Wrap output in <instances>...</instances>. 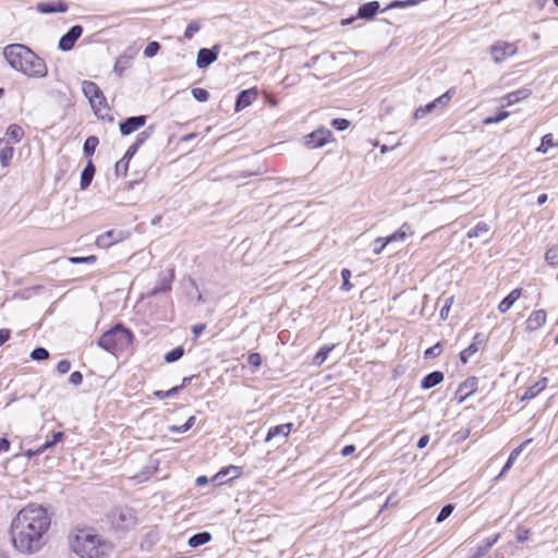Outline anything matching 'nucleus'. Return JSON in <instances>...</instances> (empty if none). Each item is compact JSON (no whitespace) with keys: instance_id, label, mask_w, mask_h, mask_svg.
I'll return each instance as SVG.
<instances>
[{"instance_id":"864d4df0","label":"nucleus","mask_w":558,"mask_h":558,"mask_svg":"<svg viewBox=\"0 0 558 558\" xmlns=\"http://www.w3.org/2000/svg\"><path fill=\"white\" fill-rule=\"evenodd\" d=\"M97 257L95 255L84 256V257H70L69 260L72 264H94Z\"/></svg>"},{"instance_id":"1a4fd4ad","label":"nucleus","mask_w":558,"mask_h":558,"mask_svg":"<svg viewBox=\"0 0 558 558\" xmlns=\"http://www.w3.org/2000/svg\"><path fill=\"white\" fill-rule=\"evenodd\" d=\"M173 279H174V272L172 269L165 271V272H160L157 286L155 288H153L147 293V295L155 296L159 293L169 292L171 290Z\"/></svg>"},{"instance_id":"de8ad7c7","label":"nucleus","mask_w":558,"mask_h":558,"mask_svg":"<svg viewBox=\"0 0 558 558\" xmlns=\"http://www.w3.org/2000/svg\"><path fill=\"white\" fill-rule=\"evenodd\" d=\"M160 49V45L157 41H150L146 48L144 49V56L146 58H153L155 57Z\"/></svg>"},{"instance_id":"4c0bfd02","label":"nucleus","mask_w":558,"mask_h":558,"mask_svg":"<svg viewBox=\"0 0 558 558\" xmlns=\"http://www.w3.org/2000/svg\"><path fill=\"white\" fill-rule=\"evenodd\" d=\"M335 345L331 344V345H324L315 355L314 357V362L315 364L317 365H320L322 363H324L326 361V359L328 357V354L333 350Z\"/></svg>"},{"instance_id":"338daca9","label":"nucleus","mask_w":558,"mask_h":558,"mask_svg":"<svg viewBox=\"0 0 558 558\" xmlns=\"http://www.w3.org/2000/svg\"><path fill=\"white\" fill-rule=\"evenodd\" d=\"M11 337V331L7 328L0 329V345L4 344Z\"/></svg>"},{"instance_id":"0eeeda50","label":"nucleus","mask_w":558,"mask_h":558,"mask_svg":"<svg viewBox=\"0 0 558 558\" xmlns=\"http://www.w3.org/2000/svg\"><path fill=\"white\" fill-rule=\"evenodd\" d=\"M331 136V131L320 128L305 136V145L311 149L319 148L326 145Z\"/></svg>"},{"instance_id":"f704fd0d","label":"nucleus","mask_w":558,"mask_h":558,"mask_svg":"<svg viewBox=\"0 0 558 558\" xmlns=\"http://www.w3.org/2000/svg\"><path fill=\"white\" fill-rule=\"evenodd\" d=\"M98 144H99L98 137L88 136L84 142V146H83L84 154L86 156H93Z\"/></svg>"},{"instance_id":"ddd939ff","label":"nucleus","mask_w":558,"mask_h":558,"mask_svg":"<svg viewBox=\"0 0 558 558\" xmlns=\"http://www.w3.org/2000/svg\"><path fill=\"white\" fill-rule=\"evenodd\" d=\"M547 314L544 310L534 311L525 322V329L529 332L538 330L546 323Z\"/></svg>"},{"instance_id":"f3484780","label":"nucleus","mask_w":558,"mask_h":558,"mask_svg":"<svg viewBox=\"0 0 558 558\" xmlns=\"http://www.w3.org/2000/svg\"><path fill=\"white\" fill-rule=\"evenodd\" d=\"M256 92L254 89H245L239 93L235 100V111H240L250 106L256 98Z\"/></svg>"},{"instance_id":"dca6fc26","label":"nucleus","mask_w":558,"mask_h":558,"mask_svg":"<svg viewBox=\"0 0 558 558\" xmlns=\"http://www.w3.org/2000/svg\"><path fill=\"white\" fill-rule=\"evenodd\" d=\"M36 10L43 14H51L57 12H66L68 4L63 1L58 2H39Z\"/></svg>"},{"instance_id":"8fccbe9b","label":"nucleus","mask_w":558,"mask_h":558,"mask_svg":"<svg viewBox=\"0 0 558 558\" xmlns=\"http://www.w3.org/2000/svg\"><path fill=\"white\" fill-rule=\"evenodd\" d=\"M192 95L193 97L197 100V101H207L209 99V93L208 90L204 89V88H201V87H195L192 89Z\"/></svg>"},{"instance_id":"473e14b6","label":"nucleus","mask_w":558,"mask_h":558,"mask_svg":"<svg viewBox=\"0 0 558 558\" xmlns=\"http://www.w3.org/2000/svg\"><path fill=\"white\" fill-rule=\"evenodd\" d=\"M451 99L450 92H446L435 100L430 101L432 106L434 107V111H441L444 108L447 107Z\"/></svg>"},{"instance_id":"0e129e2a","label":"nucleus","mask_w":558,"mask_h":558,"mask_svg":"<svg viewBox=\"0 0 558 558\" xmlns=\"http://www.w3.org/2000/svg\"><path fill=\"white\" fill-rule=\"evenodd\" d=\"M149 135L150 132L148 130L141 132L133 144L140 147L149 137Z\"/></svg>"},{"instance_id":"79ce46f5","label":"nucleus","mask_w":558,"mask_h":558,"mask_svg":"<svg viewBox=\"0 0 558 558\" xmlns=\"http://www.w3.org/2000/svg\"><path fill=\"white\" fill-rule=\"evenodd\" d=\"M499 538V534L494 535L493 537L486 538L481 546H478L477 550L483 551V556L497 543Z\"/></svg>"},{"instance_id":"603ef678","label":"nucleus","mask_w":558,"mask_h":558,"mask_svg":"<svg viewBox=\"0 0 558 558\" xmlns=\"http://www.w3.org/2000/svg\"><path fill=\"white\" fill-rule=\"evenodd\" d=\"M417 2H418V0H404V1L396 0V1L391 2L390 4H388L384 9V11H386L388 9H392V8H404V7H409V5H415Z\"/></svg>"},{"instance_id":"39448f33","label":"nucleus","mask_w":558,"mask_h":558,"mask_svg":"<svg viewBox=\"0 0 558 558\" xmlns=\"http://www.w3.org/2000/svg\"><path fill=\"white\" fill-rule=\"evenodd\" d=\"M413 234V230L410 225L403 223L399 230H397L395 233L390 234L387 238H377L375 240L376 243L381 242L380 247H374V253L379 254L384 250L386 245L392 242H403L409 235Z\"/></svg>"},{"instance_id":"5fc2aeb1","label":"nucleus","mask_w":558,"mask_h":558,"mask_svg":"<svg viewBox=\"0 0 558 558\" xmlns=\"http://www.w3.org/2000/svg\"><path fill=\"white\" fill-rule=\"evenodd\" d=\"M199 31V24L195 21H192L189 23V25L185 28L184 37L186 39H191L195 33Z\"/></svg>"},{"instance_id":"09e8293b","label":"nucleus","mask_w":558,"mask_h":558,"mask_svg":"<svg viewBox=\"0 0 558 558\" xmlns=\"http://www.w3.org/2000/svg\"><path fill=\"white\" fill-rule=\"evenodd\" d=\"M432 112H435V111H434V107L429 102V104H427L423 107H420L415 110L414 119H416V120L423 119L425 116H427L428 113H432Z\"/></svg>"},{"instance_id":"9d476101","label":"nucleus","mask_w":558,"mask_h":558,"mask_svg":"<svg viewBox=\"0 0 558 558\" xmlns=\"http://www.w3.org/2000/svg\"><path fill=\"white\" fill-rule=\"evenodd\" d=\"M218 53H219V46H217V45L210 49H208V48L199 49L197 52V58H196V65L199 69H205V68L209 66L211 63H214L217 60Z\"/></svg>"},{"instance_id":"2f4dec72","label":"nucleus","mask_w":558,"mask_h":558,"mask_svg":"<svg viewBox=\"0 0 558 558\" xmlns=\"http://www.w3.org/2000/svg\"><path fill=\"white\" fill-rule=\"evenodd\" d=\"M5 135L10 140H12L14 143H19L23 138V136H24V131H23V129L20 125L11 124L7 129Z\"/></svg>"},{"instance_id":"58836bf2","label":"nucleus","mask_w":558,"mask_h":558,"mask_svg":"<svg viewBox=\"0 0 558 558\" xmlns=\"http://www.w3.org/2000/svg\"><path fill=\"white\" fill-rule=\"evenodd\" d=\"M181 389H182V386H175L167 391L156 390V391H154V396L160 400H162L165 398H172V397L177 396L181 391Z\"/></svg>"},{"instance_id":"6ab92c4d","label":"nucleus","mask_w":558,"mask_h":558,"mask_svg":"<svg viewBox=\"0 0 558 558\" xmlns=\"http://www.w3.org/2000/svg\"><path fill=\"white\" fill-rule=\"evenodd\" d=\"M532 94V90L527 87H522L518 90L511 92L507 94L502 100L506 102V106H512L520 100L526 99Z\"/></svg>"},{"instance_id":"6e6552de","label":"nucleus","mask_w":558,"mask_h":558,"mask_svg":"<svg viewBox=\"0 0 558 558\" xmlns=\"http://www.w3.org/2000/svg\"><path fill=\"white\" fill-rule=\"evenodd\" d=\"M83 27L81 25L72 26L59 40L58 48L62 51H70L76 40L82 36Z\"/></svg>"},{"instance_id":"f257e3e1","label":"nucleus","mask_w":558,"mask_h":558,"mask_svg":"<svg viewBox=\"0 0 558 558\" xmlns=\"http://www.w3.org/2000/svg\"><path fill=\"white\" fill-rule=\"evenodd\" d=\"M50 523L51 519L43 506L29 505L23 508L11 522L13 547L27 555L39 551L46 544L45 536Z\"/></svg>"},{"instance_id":"4d7b16f0","label":"nucleus","mask_w":558,"mask_h":558,"mask_svg":"<svg viewBox=\"0 0 558 558\" xmlns=\"http://www.w3.org/2000/svg\"><path fill=\"white\" fill-rule=\"evenodd\" d=\"M350 122L347 119L336 118L331 121V126L339 131H344L349 128Z\"/></svg>"},{"instance_id":"49530a36","label":"nucleus","mask_w":558,"mask_h":558,"mask_svg":"<svg viewBox=\"0 0 558 558\" xmlns=\"http://www.w3.org/2000/svg\"><path fill=\"white\" fill-rule=\"evenodd\" d=\"M341 277H342L341 290L347 291V292L350 291L352 289V283L350 282L351 271L347 268H343L341 270Z\"/></svg>"},{"instance_id":"69168bd1","label":"nucleus","mask_w":558,"mask_h":558,"mask_svg":"<svg viewBox=\"0 0 558 558\" xmlns=\"http://www.w3.org/2000/svg\"><path fill=\"white\" fill-rule=\"evenodd\" d=\"M128 165H129V161L126 159H121L119 160L118 162H116V172L119 174L121 168H123V174H125L126 170H128Z\"/></svg>"},{"instance_id":"7ed1b4c3","label":"nucleus","mask_w":558,"mask_h":558,"mask_svg":"<svg viewBox=\"0 0 558 558\" xmlns=\"http://www.w3.org/2000/svg\"><path fill=\"white\" fill-rule=\"evenodd\" d=\"M72 550L82 558L107 556L111 546L90 530H78L70 542Z\"/></svg>"},{"instance_id":"423d86ee","label":"nucleus","mask_w":558,"mask_h":558,"mask_svg":"<svg viewBox=\"0 0 558 558\" xmlns=\"http://www.w3.org/2000/svg\"><path fill=\"white\" fill-rule=\"evenodd\" d=\"M489 51L493 60L496 63H500L507 57L515 54L517 47L514 46V44L499 40L490 46Z\"/></svg>"},{"instance_id":"393cba45","label":"nucleus","mask_w":558,"mask_h":558,"mask_svg":"<svg viewBox=\"0 0 558 558\" xmlns=\"http://www.w3.org/2000/svg\"><path fill=\"white\" fill-rule=\"evenodd\" d=\"M547 385V378H542L537 383H535L533 386L529 387L524 395L522 396L521 400H531L535 398L541 391H543L546 388Z\"/></svg>"},{"instance_id":"a878e982","label":"nucleus","mask_w":558,"mask_h":558,"mask_svg":"<svg viewBox=\"0 0 558 558\" xmlns=\"http://www.w3.org/2000/svg\"><path fill=\"white\" fill-rule=\"evenodd\" d=\"M64 437L63 432H54L51 435V439H47L43 445H40L35 451L34 454H40L45 452L47 449L56 446L58 442H60Z\"/></svg>"},{"instance_id":"c756f323","label":"nucleus","mask_w":558,"mask_h":558,"mask_svg":"<svg viewBox=\"0 0 558 558\" xmlns=\"http://www.w3.org/2000/svg\"><path fill=\"white\" fill-rule=\"evenodd\" d=\"M489 230V226L486 222L481 221L474 228L468 231L466 236L469 239L480 238L483 236L484 234H487Z\"/></svg>"},{"instance_id":"72a5a7b5","label":"nucleus","mask_w":558,"mask_h":558,"mask_svg":"<svg viewBox=\"0 0 558 558\" xmlns=\"http://www.w3.org/2000/svg\"><path fill=\"white\" fill-rule=\"evenodd\" d=\"M134 523V517L131 510L123 509L119 513L118 524L122 527H128Z\"/></svg>"},{"instance_id":"680f3d73","label":"nucleus","mask_w":558,"mask_h":558,"mask_svg":"<svg viewBox=\"0 0 558 558\" xmlns=\"http://www.w3.org/2000/svg\"><path fill=\"white\" fill-rule=\"evenodd\" d=\"M69 381L70 384L74 385V386H80L83 381V375L81 372L76 371V372H73L71 375H70V378H69Z\"/></svg>"},{"instance_id":"a19ab883","label":"nucleus","mask_w":558,"mask_h":558,"mask_svg":"<svg viewBox=\"0 0 558 558\" xmlns=\"http://www.w3.org/2000/svg\"><path fill=\"white\" fill-rule=\"evenodd\" d=\"M545 259L549 265H558V246L548 248L545 253Z\"/></svg>"},{"instance_id":"bf43d9fd","label":"nucleus","mask_w":558,"mask_h":558,"mask_svg":"<svg viewBox=\"0 0 558 558\" xmlns=\"http://www.w3.org/2000/svg\"><path fill=\"white\" fill-rule=\"evenodd\" d=\"M452 302H453V298H447L445 300V304L442 305V307L440 308V318L442 320L447 319L448 318V314H449V311H450V307L452 305Z\"/></svg>"},{"instance_id":"cd10ccee","label":"nucleus","mask_w":558,"mask_h":558,"mask_svg":"<svg viewBox=\"0 0 558 558\" xmlns=\"http://www.w3.org/2000/svg\"><path fill=\"white\" fill-rule=\"evenodd\" d=\"M100 88L98 85L92 81H84L82 83V92L84 96L90 100L92 98H97V95L100 94Z\"/></svg>"},{"instance_id":"b1692460","label":"nucleus","mask_w":558,"mask_h":558,"mask_svg":"<svg viewBox=\"0 0 558 558\" xmlns=\"http://www.w3.org/2000/svg\"><path fill=\"white\" fill-rule=\"evenodd\" d=\"M292 426V423H286L269 428L265 441H270L272 438L277 436L287 437L290 434Z\"/></svg>"},{"instance_id":"f8f14e48","label":"nucleus","mask_w":558,"mask_h":558,"mask_svg":"<svg viewBox=\"0 0 558 558\" xmlns=\"http://www.w3.org/2000/svg\"><path fill=\"white\" fill-rule=\"evenodd\" d=\"M123 240V232L122 231H116V230H109L102 234H100L96 239V245L101 248H108L114 243H118Z\"/></svg>"},{"instance_id":"e2e57ef3","label":"nucleus","mask_w":558,"mask_h":558,"mask_svg":"<svg viewBox=\"0 0 558 558\" xmlns=\"http://www.w3.org/2000/svg\"><path fill=\"white\" fill-rule=\"evenodd\" d=\"M70 368H71V363L68 360H61L57 364V371L60 374H66L70 371Z\"/></svg>"},{"instance_id":"e433bc0d","label":"nucleus","mask_w":558,"mask_h":558,"mask_svg":"<svg viewBox=\"0 0 558 558\" xmlns=\"http://www.w3.org/2000/svg\"><path fill=\"white\" fill-rule=\"evenodd\" d=\"M558 145V142H554V136L553 134L548 133L546 135H544L542 137V142H541V145L539 147L537 148V151H541L543 154H546L547 150L550 148V147H554Z\"/></svg>"},{"instance_id":"052dcab7","label":"nucleus","mask_w":558,"mask_h":558,"mask_svg":"<svg viewBox=\"0 0 558 558\" xmlns=\"http://www.w3.org/2000/svg\"><path fill=\"white\" fill-rule=\"evenodd\" d=\"M262 361L259 353H251L247 357V363L254 368L259 367L262 365Z\"/></svg>"},{"instance_id":"7c9ffc66","label":"nucleus","mask_w":558,"mask_h":558,"mask_svg":"<svg viewBox=\"0 0 558 558\" xmlns=\"http://www.w3.org/2000/svg\"><path fill=\"white\" fill-rule=\"evenodd\" d=\"M210 539L211 535L208 532H201L190 537L189 545L191 547H197L207 544Z\"/></svg>"},{"instance_id":"a18cd8bd","label":"nucleus","mask_w":558,"mask_h":558,"mask_svg":"<svg viewBox=\"0 0 558 558\" xmlns=\"http://www.w3.org/2000/svg\"><path fill=\"white\" fill-rule=\"evenodd\" d=\"M129 60L125 57H120L117 59L113 71L118 76H122L125 68L128 66Z\"/></svg>"},{"instance_id":"6e6d98bb","label":"nucleus","mask_w":558,"mask_h":558,"mask_svg":"<svg viewBox=\"0 0 558 558\" xmlns=\"http://www.w3.org/2000/svg\"><path fill=\"white\" fill-rule=\"evenodd\" d=\"M509 117L508 111H500L495 117H488L484 120L485 124L498 123Z\"/></svg>"},{"instance_id":"c9c22d12","label":"nucleus","mask_w":558,"mask_h":558,"mask_svg":"<svg viewBox=\"0 0 558 558\" xmlns=\"http://www.w3.org/2000/svg\"><path fill=\"white\" fill-rule=\"evenodd\" d=\"M14 155V148L5 146L0 150V163L3 168L9 167Z\"/></svg>"},{"instance_id":"37998d69","label":"nucleus","mask_w":558,"mask_h":558,"mask_svg":"<svg viewBox=\"0 0 558 558\" xmlns=\"http://www.w3.org/2000/svg\"><path fill=\"white\" fill-rule=\"evenodd\" d=\"M31 357L34 361H45L49 357V352L47 349L38 347L32 351Z\"/></svg>"},{"instance_id":"3c124183","label":"nucleus","mask_w":558,"mask_h":558,"mask_svg":"<svg viewBox=\"0 0 558 558\" xmlns=\"http://www.w3.org/2000/svg\"><path fill=\"white\" fill-rule=\"evenodd\" d=\"M453 509H454V507L451 504L444 506L441 508V510L439 511V513L436 518V521L438 523L444 522L452 513Z\"/></svg>"},{"instance_id":"20e7f679","label":"nucleus","mask_w":558,"mask_h":558,"mask_svg":"<svg viewBox=\"0 0 558 558\" xmlns=\"http://www.w3.org/2000/svg\"><path fill=\"white\" fill-rule=\"evenodd\" d=\"M132 340V332L122 325H117L102 333L98 340V345L108 352L114 353L126 349Z\"/></svg>"},{"instance_id":"412c9836","label":"nucleus","mask_w":558,"mask_h":558,"mask_svg":"<svg viewBox=\"0 0 558 558\" xmlns=\"http://www.w3.org/2000/svg\"><path fill=\"white\" fill-rule=\"evenodd\" d=\"M522 289L517 288L513 289L498 305V311L500 313L508 312L514 302L521 296Z\"/></svg>"},{"instance_id":"4468645a","label":"nucleus","mask_w":558,"mask_h":558,"mask_svg":"<svg viewBox=\"0 0 558 558\" xmlns=\"http://www.w3.org/2000/svg\"><path fill=\"white\" fill-rule=\"evenodd\" d=\"M477 389V378L469 377L466 378L457 390L458 402H463L469 396L474 393Z\"/></svg>"},{"instance_id":"a211bd4d","label":"nucleus","mask_w":558,"mask_h":558,"mask_svg":"<svg viewBox=\"0 0 558 558\" xmlns=\"http://www.w3.org/2000/svg\"><path fill=\"white\" fill-rule=\"evenodd\" d=\"M241 475V469L239 466L230 465L228 468L222 469L220 472H218L214 477L213 482H215L217 485H222L226 481V476H230V480L236 478Z\"/></svg>"},{"instance_id":"9b49d317","label":"nucleus","mask_w":558,"mask_h":558,"mask_svg":"<svg viewBox=\"0 0 558 558\" xmlns=\"http://www.w3.org/2000/svg\"><path fill=\"white\" fill-rule=\"evenodd\" d=\"M146 117L145 116H135L130 117L120 122V132L122 135H130L133 132L137 131L140 128L144 126L146 123Z\"/></svg>"},{"instance_id":"13d9d810","label":"nucleus","mask_w":558,"mask_h":558,"mask_svg":"<svg viewBox=\"0 0 558 558\" xmlns=\"http://www.w3.org/2000/svg\"><path fill=\"white\" fill-rule=\"evenodd\" d=\"M440 352H441V344L436 343L435 345L428 348L424 352V356H425V359H432V357L438 356L440 354Z\"/></svg>"},{"instance_id":"f03ea898","label":"nucleus","mask_w":558,"mask_h":558,"mask_svg":"<svg viewBox=\"0 0 558 558\" xmlns=\"http://www.w3.org/2000/svg\"><path fill=\"white\" fill-rule=\"evenodd\" d=\"M3 57L9 65L31 78H43L48 74L46 61L22 44L4 47Z\"/></svg>"},{"instance_id":"5701e85b","label":"nucleus","mask_w":558,"mask_h":558,"mask_svg":"<svg viewBox=\"0 0 558 558\" xmlns=\"http://www.w3.org/2000/svg\"><path fill=\"white\" fill-rule=\"evenodd\" d=\"M444 380V374L440 371H434L427 374L421 381L423 389H430Z\"/></svg>"},{"instance_id":"4be33fe9","label":"nucleus","mask_w":558,"mask_h":558,"mask_svg":"<svg viewBox=\"0 0 558 558\" xmlns=\"http://www.w3.org/2000/svg\"><path fill=\"white\" fill-rule=\"evenodd\" d=\"M95 171L96 168L93 161L89 160L81 173L80 186L82 190H86L90 185L95 175Z\"/></svg>"},{"instance_id":"2eb2a0df","label":"nucleus","mask_w":558,"mask_h":558,"mask_svg":"<svg viewBox=\"0 0 558 558\" xmlns=\"http://www.w3.org/2000/svg\"><path fill=\"white\" fill-rule=\"evenodd\" d=\"M379 9L380 4L378 1L366 2L359 8L356 17L371 21L375 17Z\"/></svg>"},{"instance_id":"774afa93","label":"nucleus","mask_w":558,"mask_h":558,"mask_svg":"<svg viewBox=\"0 0 558 558\" xmlns=\"http://www.w3.org/2000/svg\"><path fill=\"white\" fill-rule=\"evenodd\" d=\"M137 149H138L137 145L132 144L128 148L123 159H126L129 161L134 156V154L137 151Z\"/></svg>"},{"instance_id":"bb28decb","label":"nucleus","mask_w":558,"mask_h":558,"mask_svg":"<svg viewBox=\"0 0 558 558\" xmlns=\"http://www.w3.org/2000/svg\"><path fill=\"white\" fill-rule=\"evenodd\" d=\"M89 104L94 109L95 113L100 117H102V110L108 109L106 97L104 96L101 90L100 94L97 95V98H92L89 100Z\"/></svg>"},{"instance_id":"aec40b11","label":"nucleus","mask_w":558,"mask_h":558,"mask_svg":"<svg viewBox=\"0 0 558 558\" xmlns=\"http://www.w3.org/2000/svg\"><path fill=\"white\" fill-rule=\"evenodd\" d=\"M483 342V336L476 333L473 338V342L460 353V360L463 364H466L469 359L478 351V344Z\"/></svg>"},{"instance_id":"c85d7f7f","label":"nucleus","mask_w":558,"mask_h":558,"mask_svg":"<svg viewBox=\"0 0 558 558\" xmlns=\"http://www.w3.org/2000/svg\"><path fill=\"white\" fill-rule=\"evenodd\" d=\"M531 440H527L525 442H523L522 445H520L519 447H517L515 449H513L506 462V464L504 465L502 470L500 471L498 477H501L508 470L511 469L512 464L514 463V461L517 460V458L520 456V453L522 452V448L529 444Z\"/></svg>"},{"instance_id":"c03bdc74","label":"nucleus","mask_w":558,"mask_h":558,"mask_svg":"<svg viewBox=\"0 0 558 558\" xmlns=\"http://www.w3.org/2000/svg\"><path fill=\"white\" fill-rule=\"evenodd\" d=\"M195 420H196L195 416H190L183 425L171 426L170 430L173 433H185L194 425Z\"/></svg>"},{"instance_id":"ea45409f","label":"nucleus","mask_w":558,"mask_h":558,"mask_svg":"<svg viewBox=\"0 0 558 558\" xmlns=\"http://www.w3.org/2000/svg\"><path fill=\"white\" fill-rule=\"evenodd\" d=\"M183 354H184L183 347H177L165 355V361L167 363L177 362L178 360H180L183 356Z\"/></svg>"}]
</instances>
